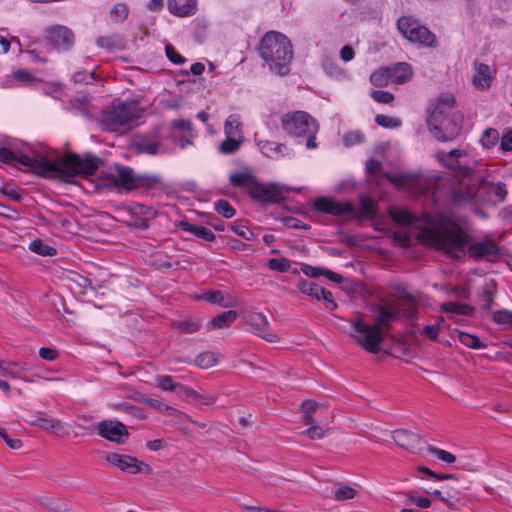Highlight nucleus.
<instances>
[{"instance_id": "51", "label": "nucleus", "mask_w": 512, "mask_h": 512, "mask_svg": "<svg viewBox=\"0 0 512 512\" xmlns=\"http://www.w3.org/2000/svg\"><path fill=\"white\" fill-rule=\"evenodd\" d=\"M176 395L180 398H183L187 401L192 402L194 397H197V391L192 388L179 383L177 390L175 391Z\"/></svg>"}, {"instance_id": "16", "label": "nucleus", "mask_w": 512, "mask_h": 512, "mask_svg": "<svg viewBox=\"0 0 512 512\" xmlns=\"http://www.w3.org/2000/svg\"><path fill=\"white\" fill-rule=\"evenodd\" d=\"M169 137L182 149L192 144V123L189 120H174L170 125Z\"/></svg>"}, {"instance_id": "36", "label": "nucleus", "mask_w": 512, "mask_h": 512, "mask_svg": "<svg viewBox=\"0 0 512 512\" xmlns=\"http://www.w3.org/2000/svg\"><path fill=\"white\" fill-rule=\"evenodd\" d=\"M156 386L163 391L175 392L179 385V382L175 381V378L170 375H157L155 377Z\"/></svg>"}, {"instance_id": "4", "label": "nucleus", "mask_w": 512, "mask_h": 512, "mask_svg": "<svg viewBox=\"0 0 512 512\" xmlns=\"http://www.w3.org/2000/svg\"><path fill=\"white\" fill-rule=\"evenodd\" d=\"M258 51L272 72L281 76L289 73L293 49L287 36L277 31L267 32L259 43Z\"/></svg>"}, {"instance_id": "20", "label": "nucleus", "mask_w": 512, "mask_h": 512, "mask_svg": "<svg viewBox=\"0 0 512 512\" xmlns=\"http://www.w3.org/2000/svg\"><path fill=\"white\" fill-rule=\"evenodd\" d=\"M257 146L261 153L269 158L279 159L287 155V147L285 144L268 140H256Z\"/></svg>"}, {"instance_id": "48", "label": "nucleus", "mask_w": 512, "mask_h": 512, "mask_svg": "<svg viewBox=\"0 0 512 512\" xmlns=\"http://www.w3.org/2000/svg\"><path fill=\"white\" fill-rule=\"evenodd\" d=\"M174 326L180 331L189 334L194 333L199 329V324L191 318L179 320L174 323Z\"/></svg>"}, {"instance_id": "56", "label": "nucleus", "mask_w": 512, "mask_h": 512, "mask_svg": "<svg viewBox=\"0 0 512 512\" xmlns=\"http://www.w3.org/2000/svg\"><path fill=\"white\" fill-rule=\"evenodd\" d=\"M319 300H322L324 306L328 310H335L337 308L336 302L332 298V293L324 288H322L319 294Z\"/></svg>"}, {"instance_id": "24", "label": "nucleus", "mask_w": 512, "mask_h": 512, "mask_svg": "<svg viewBox=\"0 0 512 512\" xmlns=\"http://www.w3.org/2000/svg\"><path fill=\"white\" fill-rule=\"evenodd\" d=\"M134 145L139 152L149 155H155L166 151L158 140H153L147 137L139 138L135 141Z\"/></svg>"}, {"instance_id": "45", "label": "nucleus", "mask_w": 512, "mask_h": 512, "mask_svg": "<svg viewBox=\"0 0 512 512\" xmlns=\"http://www.w3.org/2000/svg\"><path fill=\"white\" fill-rule=\"evenodd\" d=\"M493 320L499 325L507 326L512 329V311L505 309L495 311Z\"/></svg>"}, {"instance_id": "58", "label": "nucleus", "mask_w": 512, "mask_h": 512, "mask_svg": "<svg viewBox=\"0 0 512 512\" xmlns=\"http://www.w3.org/2000/svg\"><path fill=\"white\" fill-rule=\"evenodd\" d=\"M231 230L233 232H235L238 236H240L246 240L254 239L253 232L245 225H233V226H231Z\"/></svg>"}, {"instance_id": "14", "label": "nucleus", "mask_w": 512, "mask_h": 512, "mask_svg": "<svg viewBox=\"0 0 512 512\" xmlns=\"http://www.w3.org/2000/svg\"><path fill=\"white\" fill-rule=\"evenodd\" d=\"M96 430L102 438L118 444L124 443V438L128 437L125 425L119 421L102 420L97 424Z\"/></svg>"}, {"instance_id": "7", "label": "nucleus", "mask_w": 512, "mask_h": 512, "mask_svg": "<svg viewBox=\"0 0 512 512\" xmlns=\"http://www.w3.org/2000/svg\"><path fill=\"white\" fill-rule=\"evenodd\" d=\"M160 182L154 175L136 174L130 167L115 166L105 174L103 186L117 190L130 191L137 188H151Z\"/></svg>"}, {"instance_id": "25", "label": "nucleus", "mask_w": 512, "mask_h": 512, "mask_svg": "<svg viewBox=\"0 0 512 512\" xmlns=\"http://www.w3.org/2000/svg\"><path fill=\"white\" fill-rule=\"evenodd\" d=\"M224 134L225 137L239 138L244 140L242 123L240 121L239 115L232 114L228 116L224 123Z\"/></svg>"}, {"instance_id": "18", "label": "nucleus", "mask_w": 512, "mask_h": 512, "mask_svg": "<svg viewBox=\"0 0 512 512\" xmlns=\"http://www.w3.org/2000/svg\"><path fill=\"white\" fill-rule=\"evenodd\" d=\"M105 459L110 465L118 467L123 472L136 474L141 471V463L135 457L108 453Z\"/></svg>"}, {"instance_id": "44", "label": "nucleus", "mask_w": 512, "mask_h": 512, "mask_svg": "<svg viewBox=\"0 0 512 512\" xmlns=\"http://www.w3.org/2000/svg\"><path fill=\"white\" fill-rule=\"evenodd\" d=\"M498 141L499 133L494 128H489L485 130L481 137V143L487 149L494 147Z\"/></svg>"}, {"instance_id": "47", "label": "nucleus", "mask_w": 512, "mask_h": 512, "mask_svg": "<svg viewBox=\"0 0 512 512\" xmlns=\"http://www.w3.org/2000/svg\"><path fill=\"white\" fill-rule=\"evenodd\" d=\"M375 122L384 128H398L401 126V120L398 118H393L387 115L378 114L375 117Z\"/></svg>"}, {"instance_id": "62", "label": "nucleus", "mask_w": 512, "mask_h": 512, "mask_svg": "<svg viewBox=\"0 0 512 512\" xmlns=\"http://www.w3.org/2000/svg\"><path fill=\"white\" fill-rule=\"evenodd\" d=\"M94 79V72L87 73L86 71H78L73 74V80L75 83H90Z\"/></svg>"}, {"instance_id": "1", "label": "nucleus", "mask_w": 512, "mask_h": 512, "mask_svg": "<svg viewBox=\"0 0 512 512\" xmlns=\"http://www.w3.org/2000/svg\"><path fill=\"white\" fill-rule=\"evenodd\" d=\"M389 214L400 225L420 229V239L452 257L461 258L468 252L474 259L492 260L498 255V247L491 240L472 241L466 218L427 212L418 215L403 208H393Z\"/></svg>"}, {"instance_id": "32", "label": "nucleus", "mask_w": 512, "mask_h": 512, "mask_svg": "<svg viewBox=\"0 0 512 512\" xmlns=\"http://www.w3.org/2000/svg\"><path fill=\"white\" fill-rule=\"evenodd\" d=\"M331 492L333 497L338 501L352 499L357 494V491L354 488L342 483L335 485Z\"/></svg>"}, {"instance_id": "27", "label": "nucleus", "mask_w": 512, "mask_h": 512, "mask_svg": "<svg viewBox=\"0 0 512 512\" xmlns=\"http://www.w3.org/2000/svg\"><path fill=\"white\" fill-rule=\"evenodd\" d=\"M491 76L489 66L486 64H479L476 67V74L473 77V84L480 88L485 89L490 86Z\"/></svg>"}, {"instance_id": "63", "label": "nucleus", "mask_w": 512, "mask_h": 512, "mask_svg": "<svg viewBox=\"0 0 512 512\" xmlns=\"http://www.w3.org/2000/svg\"><path fill=\"white\" fill-rule=\"evenodd\" d=\"M0 437L6 442V444L14 450L20 449L22 447V441L20 439H12L8 436L5 429H0Z\"/></svg>"}, {"instance_id": "40", "label": "nucleus", "mask_w": 512, "mask_h": 512, "mask_svg": "<svg viewBox=\"0 0 512 512\" xmlns=\"http://www.w3.org/2000/svg\"><path fill=\"white\" fill-rule=\"evenodd\" d=\"M375 215V203L367 196L360 198V211L359 216L365 218H373Z\"/></svg>"}, {"instance_id": "31", "label": "nucleus", "mask_w": 512, "mask_h": 512, "mask_svg": "<svg viewBox=\"0 0 512 512\" xmlns=\"http://www.w3.org/2000/svg\"><path fill=\"white\" fill-rule=\"evenodd\" d=\"M297 288L302 294L310 296L316 300H319V294L322 290V287L306 279H301L297 284Z\"/></svg>"}, {"instance_id": "46", "label": "nucleus", "mask_w": 512, "mask_h": 512, "mask_svg": "<svg viewBox=\"0 0 512 512\" xmlns=\"http://www.w3.org/2000/svg\"><path fill=\"white\" fill-rule=\"evenodd\" d=\"M214 207L218 214L222 215L227 219L232 218L236 213L235 209L226 200L216 201L214 203Z\"/></svg>"}, {"instance_id": "34", "label": "nucleus", "mask_w": 512, "mask_h": 512, "mask_svg": "<svg viewBox=\"0 0 512 512\" xmlns=\"http://www.w3.org/2000/svg\"><path fill=\"white\" fill-rule=\"evenodd\" d=\"M442 311L450 314L457 315H470L473 312V308L466 304H460L456 302H447L441 305Z\"/></svg>"}, {"instance_id": "42", "label": "nucleus", "mask_w": 512, "mask_h": 512, "mask_svg": "<svg viewBox=\"0 0 512 512\" xmlns=\"http://www.w3.org/2000/svg\"><path fill=\"white\" fill-rule=\"evenodd\" d=\"M168 8H169L170 12H172L173 14H175L177 16H181V17H186L189 15H192V14H194V10H195V7L190 4L182 5V6L178 7L176 5L175 0H168Z\"/></svg>"}, {"instance_id": "57", "label": "nucleus", "mask_w": 512, "mask_h": 512, "mask_svg": "<svg viewBox=\"0 0 512 512\" xmlns=\"http://www.w3.org/2000/svg\"><path fill=\"white\" fill-rule=\"evenodd\" d=\"M438 459L446 462V463H454L456 457L448 451L432 447L429 449Z\"/></svg>"}, {"instance_id": "41", "label": "nucleus", "mask_w": 512, "mask_h": 512, "mask_svg": "<svg viewBox=\"0 0 512 512\" xmlns=\"http://www.w3.org/2000/svg\"><path fill=\"white\" fill-rule=\"evenodd\" d=\"M217 363V357L213 352L207 351L195 358V364L203 369H208Z\"/></svg>"}, {"instance_id": "43", "label": "nucleus", "mask_w": 512, "mask_h": 512, "mask_svg": "<svg viewBox=\"0 0 512 512\" xmlns=\"http://www.w3.org/2000/svg\"><path fill=\"white\" fill-rule=\"evenodd\" d=\"M269 269L278 272H287L291 267V261L287 258H271L267 263Z\"/></svg>"}, {"instance_id": "30", "label": "nucleus", "mask_w": 512, "mask_h": 512, "mask_svg": "<svg viewBox=\"0 0 512 512\" xmlns=\"http://www.w3.org/2000/svg\"><path fill=\"white\" fill-rule=\"evenodd\" d=\"M111 407L114 410L122 411L136 419L144 420L146 419V415L142 408L132 405L127 402L112 404Z\"/></svg>"}, {"instance_id": "39", "label": "nucleus", "mask_w": 512, "mask_h": 512, "mask_svg": "<svg viewBox=\"0 0 512 512\" xmlns=\"http://www.w3.org/2000/svg\"><path fill=\"white\" fill-rule=\"evenodd\" d=\"M458 340L466 347L472 349H481L485 347V344H483L477 336L465 332H458Z\"/></svg>"}, {"instance_id": "23", "label": "nucleus", "mask_w": 512, "mask_h": 512, "mask_svg": "<svg viewBox=\"0 0 512 512\" xmlns=\"http://www.w3.org/2000/svg\"><path fill=\"white\" fill-rule=\"evenodd\" d=\"M30 423L44 430H52L57 436H64L68 433L62 422L53 418L38 417Z\"/></svg>"}, {"instance_id": "50", "label": "nucleus", "mask_w": 512, "mask_h": 512, "mask_svg": "<svg viewBox=\"0 0 512 512\" xmlns=\"http://www.w3.org/2000/svg\"><path fill=\"white\" fill-rule=\"evenodd\" d=\"M110 15L113 21L122 22L128 15V9L125 4L118 3L112 7Z\"/></svg>"}, {"instance_id": "28", "label": "nucleus", "mask_w": 512, "mask_h": 512, "mask_svg": "<svg viewBox=\"0 0 512 512\" xmlns=\"http://www.w3.org/2000/svg\"><path fill=\"white\" fill-rule=\"evenodd\" d=\"M129 213L134 218L154 219L157 211L152 206H147L139 203H132L128 208Z\"/></svg>"}, {"instance_id": "5", "label": "nucleus", "mask_w": 512, "mask_h": 512, "mask_svg": "<svg viewBox=\"0 0 512 512\" xmlns=\"http://www.w3.org/2000/svg\"><path fill=\"white\" fill-rule=\"evenodd\" d=\"M230 183L234 187L243 188L253 199L267 203H279L294 190L276 183H261L251 174L243 172L231 174Z\"/></svg>"}, {"instance_id": "64", "label": "nucleus", "mask_w": 512, "mask_h": 512, "mask_svg": "<svg viewBox=\"0 0 512 512\" xmlns=\"http://www.w3.org/2000/svg\"><path fill=\"white\" fill-rule=\"evenodd\" d=\"M323 69L330 76H338L341 73V69L338 65L329 59H326L322 63Z\"/></svg>"}, {"instance_id": "33", "label": "nucleus", "mask_w": 512, "mask_h": 512, "mask_svg": "<svg viewBox=\"0 0 512 512\" xmlns=\"http://www.w3.org/2000/svg\"><path fill=\"white\" fill-rule=\"evenodd\" d=\"M243 142V139L226 137L219 145L218 150L225 155L234 154L240 149Z\"/></svg>"}, {"instance_id": "60", "label": "nucleus", "mask_w": 512, "mask_h": 512, "mask_svg": "<svg viewBox=\"0 0 512 512\" xmlns=\"http://www.w3.org/2000/svg\"><path fill=\"white\" fill-rule=\"evenodd\" d=\"M409 503H414L420 508H428L431 505V502L426 497L417 496L416 493L410 492L408 494Z\"/></svg>"}, {"instance_id": "52", "label": "nucleus", "mask_w": 512, "mask_h": 512, "mask_svg": "<svg viewBox=\"0 0 512 512\" xmlns=\"http://www.w3.org/2000/svg\"><path fill=\"white\" fill-rule=\"evenodd\" d=\"M443 323H444V319L441 317V318L438 319L436 324H434V325H426L423 328V333L429 339L436 340Z\"/></svg>"}, {"instance_id": "10", "label": "nucleus", "mask_w": 512, "mask_h": 512, "mask_svg": "<svg viewBox=\"0 0 512 512\" xmlns=\"http://www.w3.org/2000/svg\"><path fill=\"white\" fill-rule=\"evenodd\" d=\"M143 110L136 101H125L113 106L104 114L103 122L110 130L128 125L142 116Z\"/></svg>"}, {"instance_id": "29", "label": "nucleus", "mask_w": 512, "mask_h": 512, "mask_svg": "<svg viewBox=\"0 0 512 512\" xmlns=\"http://www.w3.org/2000/svg\"><path fill=\"white\" fill-rule=\"evenodd\" d=\"M237 316L238 314L234 310L225 311L214 317L211 321V325L215 329H223L229 327L237 319Z\"/></svg>"}, {"instance_id": "37", "label": "nucleus", "mask_w": 512, "mask_h": 512, "mask_svg": "<svg viewBox=\"0 0 512 512\" xmlns=\"http://www.w3.org/2000/svg\"><path fill=\"white\" fill-rule=\"evenodd\" d=\"M31 251L42 256H53L56 254V249L44 243L40 239L32 241L29 245Z\"/></svg>"}, {"instance_id": "13", "label": "nucleus", "mask_w": 512, "mask_h": 512, "mask_svg": "<svg viewBox=\"0 0 512 512\" xmlns=\"http://www.w3.org/2000/svg\"><path fill=\"white\" fill-rule=\"evenodd\" d=\"M45 39L58 51H66L74 43V35L65 26H53L45 31Z\"/></svg>"}, {"instance_id": "53", "label": "nucleus", "mask_w": 512, "mask_h": 512, "mask_svg": "<svg viewBox=\"0 0 512 512\" xmlns=\"http://www.w3.org/2000/svg\"><path fill=\"white\" fill-rule=\"evenodd\" d=\"M363 140L364 135L359 131L348 132L343 137V142L347 147L360 144L363 142Z\"/></svg>"}, {"instance_id": "61", "label": "nucleus", "mask_w": 512, "mask_h": 512, "mask_svg": "<svg viewBox=\"0 0 512 512\" xmlns=\"http://www.w3.org/2000/svg\"><path fill=\"white\" fill-rule=\"evenodd\" d=\"M165 51H166V56L167 58L175 63V64H182L185 62V58L182 57L176 50L173 46L171 45H167L166 48H165Z\"/></svg>"}, {"instance_id": "19", "label": "nucleus", "mask_w": 512, "mask_h": 512, "mask_svg": "<svg viewBox=\"0 0 512 512\" xmlns=\"http://www.w3.org/2000/svg\"><path fill=\"white\" fill-rule=\"evenodd\" d=\"M392 438L398 446L408 451L419 452L421 450L420 437L411 431L404 429L395 430Z\"/></svg>"}, {"instance_id": "38", "label": "nucleus", "mask_w": 512, "mask_h": 512, "mask_svg": "<svg viewBox=\"0 0 512 512\" xmlns=\"http://www.w3.org/2000/svg\"><path fill=\"white\" fill-rule=\"evenodd\" d=\"M320 405L312 400L304 401L302 404L303 418L306 425L314 424L315 420L313 414L317 411Z\"/></svg>"}, {"instance_id": "49", "label": "nucleus", "mask_w": 512, "mask_h": 512, "mask_svg": "<svg viewBox=\"0 0 512 512\" xmlns=\"http://www.w3.org/2000/svg\"><path fill=\"white\" fill-rule=\"evenodd\" d=\"M199 298L212 304L226 306V304L224 303V294L222 291L219 290L208 291L199 296Z\"/></svg>"}, {"instance_id": "2", "label": "nucleus", "mask_w": 512, "mask_h": 512, "mask_svg": "<svg viewBox=\"0 0 512 512\" xmlns=\"http://www.w3.org/2000/svg\"><path fill=\"white\" fill-rule=\"evenodd\" d=\"M0 160L7 164L19 163L44 177L59 175L67 180L76 176L93 175L99 164V158L92 154H86L82 158L76 153H67L57 160H48L42 155L17 154L6 147L0 148Z\"/></svg>"}, {"instance_id": "21", "label": "nucleus", "mask_w": 512, "mask_h": 512, "mask_svg": "<svg viewBox=\"0 0 512 512\" xmlns=\"http://www.w3.org/2000/svg\"><path fill=\"white\" fill-rule=\"evenodd\" d=\"M480 189H482V194L485 192L488 195L484 196L487 198L486 201H491L492 196L495 197L497 201H504L507 195L506 185L503 182H489L486 180H481Z\"/></svg>"}, {"instance_id": "3", "label": "nucleus", "mask_w": 512, "mask_h": 512, "mask_svg": "<svg viewBox=\"0 0 512 512\" xmlns=\"http://www.w3.org/2000/svg\"><path fill=\"white\" fill-rule=\"evenodd\" d=\"M455 98L452 94L441 95L429 111L427 126L433 136L443 142L455 139L461 132L463 116L454 110Z\"/></svg>"}, {"instance_id": "35", "label": "nucleus", "mask_w": 512, "mask_h": 512, "mask_svg": "<svg viewBox=\"0 0 512 512\" xmlns=\"http://www.w3.org/2000/svg\"><path fill=\"white\" fill-rule=\"evenodd\" d=\"M391 80V73L389 68L378 69L370 76L371 83L376 87H385Z\"/></svg>"}, {"instance_id": "8", "label": "nucleus", "mask_w": 512, "mask_h": 512, "mask_svg": "<svg viewBox=\"0 0 512 512\" xmlns=\"http://www.w3.org/2000/svg\"><path fill=\"white\" fill-rule=\"evenodd\" d=\"M283 130L291 137H307V149L317 148L316 134L319 130L317 121L304 111L288 112L281 117Z\"/></svg>"}, {"instance_id": "26", "label": "nucleus", "mask_w": 512, "mask_h": 512, "mask_svg": "<svg viewBox=\"0 0 512 512\" xmlns=\"http://www.w3.org/2000/svg\"><path fill=\"white\" fill-rule=\"evenodd\" d=\"M181 227L184 231L194 234L196 237L205 241H214L216 236L213 231L205 226L182 222Z\"/></svg>"}, {"instance_id": "15", "label": "nucleus", "mask_w": 512, "mask_h": 512, "mask_svg": "<svg viewBox=\"0 0 512 512\" xmlns=\"http://www.w3.org/2000/svg\"><path fill=\"white\" fill-rule=\"evenodd\" d=\"M372 312L375 325H378L379 328L389 329L398 320L400 308L397 305L385 303L376 305Z\"/></svg>"}, {"instance_id": "55", "label": "nucleus", "mask_w": 512, "mask_h": 512, "mask_svg": "<svg viewBox=\"0 0 512 512\" xmlns=\"http://www.w3.org/2000/svg\"><path fill=\"white\" fill-rule=\"evenodd\" d=\"M371 97L378 103L389 104L394 100L393 94L388 91L375 90L371 92Z\"/></svg>"}, {"instance_id": "9", "label": "nucleus", "mask_w": 512, "mask_h": 512, "mask_svg": "<svg viewBox=\"0 0 512 512\" xmlns=\"http://www.w3.org/2000/svg\"><path fill=\"white\" fill-rule=\"evenodd\" d=\"M353 331L350 337L360 347L370 353H377L384 340L383 332L375 324H367L362 320L351 322Z\"/></svg>"}, {"instance_id": "17", "label": "nucleus", "mask_w": 512, "mask_h": 512, "mask_svg": "<svg viewBox=\"0 0 512 512\" xmlns=\"http://www.w3.org/2000/svg\"><path fill=\"white\" fill-rule=\"evenodd\" d=\"M314 208L317 211L330 214L333 216H342L353 213L352 204L346 202L341 203L332 198L319 197L314 201Z\"/></svg>"}, {"instance_id": "11", "label": "nucleus", "mask_w": 512, "mask_h": 512, "mask_svg": "<svg viewBox=\"0 0 512 512\" xmlns=\"http://www.w3.org/2000/svg\"><path fill=\"white\" fill-rule=\"evenodd\" d=\"M397 28L410 42L426 47H434L437 44L435 34L411 17H400L397 21Z\"/></svg>"}, {"instance_id": "22", "label": "nucleus", "mask_w": 512, "mask_h": 512, "mask_svg": "<svg viewBox=\"0 0 512 512\" xmlns=\"http://www.w3.org/2000/svg\"><path fill=\"white\" fill-rule=\"evenodd\" d=\"M391 73V80L397 84H404L408 82L413 75L411 65L406 62H399L393 67L389 68Z\"/></svg>"}, {"instance_id": "6", "label": "nucleus", "mask_w": 512, "mask_h": 512, "mask_svg": "<svg viewBox=\"0 0 512 512\" xmlns=\"http://www.w3.org/2000/svg\"><path fill=\"white\" fill-rule=\"evenodd\" d=\"M451 168L457 169L462 178L452 186V199L458 205H477L486 202L487 198L482 195L480 189L481 180L476 175H471L472 169L469 166H461L457 161L446 162Z\"/></svg>"}, {"instance_id": "12", "label": "nucleus", "mask_w": 512, "mask_h": 512, "mask_svg": "<svg viewBox=\"0 0 512 512\" xmlns=\"http://www.w3.org/2000/svg\"><path fill=\"white\" fill-rule=\"evenodd\" d=\"M248 331L270 343L279 341V337L270 329L267 317L261 312H253L247 317Z\"/></svg>"}, {"instance_id": "59", "label": "nucleus", "mask_w": 512, "mask_h": 512, "mask_svg": "<svg viewBox=\"0 0 512 512\" xmlns=\"http://www.w3.org/2000/svg\"><path fill=\"white\" fill-rule=\"evenodd\" d=\"M15 367H16V364H14V363H6L4 361V365L2 367H0V373L2 375H4V376H8V377H11V378H14V379H19L20 378V374L15 369Z\"/></svg>"}, {"instance_id": "54", "label": "nucleus", "mask_w": 512, "mask_h": 512, "mask_svg": "<svg viewBox=\"0 0 512 512\" xmlns=\"http://www.w3.org/2000/svg\"><path fill=\"white\" fill-rule=\"evenodd\" d=\"M330 431V429H323L320 426L312 424L305 432L310 439L316 440V439H322L326 436V434Z\"/></svg>"}]
</instances>
